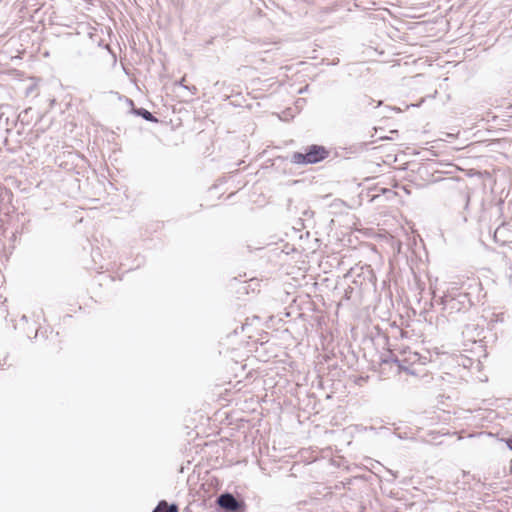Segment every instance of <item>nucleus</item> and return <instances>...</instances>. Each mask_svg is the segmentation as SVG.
Masks as SVG:
<instances>
[{"instance_id": "f257e3e1", "label": "nucleus", "mask_w": 512, "mask_h": 512, "mask_svg": "<svg viewBox=\"0 0 512 512\" xmlns=\"http://www.w3.org/2000/svg\"><path fill=\"white\" fill-rule=\"evenodd\" d=\"M329 156V151L321 145H310L306 147L305 152H294L291 156V162L298 165L316 164Z\"/></svg>"}, {"instance_id": "f03ea898", "label": "nucleus", "mask_w": 512, "mask_h": 512, "mask_svg": "<svg viewBox=\"0 0 512 512\" xmlns=\"http://www.w3.org/2000/svg\"><path fill=\"white\" fill-rule=\"evenodd\" d=\"M217 505L226 512H239L244 508V503L233 494L225 492L217 497Z\"/></svg>"}, {"instance_id": "7ed1b4c3", "label": "nucleus", "mask_w": 512, "mask_h": 512, "mask_svg": "<svg viewBox=\"0 0 512 512\" xmlns=\"http://www.w3.org/2000/svg\"><path fill=\"white\" fill-rule=\"evenodd\" d=\"M133 113L148 122L157 123L159 121L157 117L145 108H133Z\"/></svg>"}, {"instance_id": "20e7f679", "label": "nucleus", "mask_w": 512, "mask_h": 512, "mask_svg": "<svg viewBox=\"0 0 512 512\" xmlns=\"http://www.w3.org/2000/svg\"><path fill=\"white\" fill-rule=\"evenodd\" d=\"M164 510H165V512H178L179 508H178V505L175 503H172L169 505L166 502V505H164Z\"/></svg>"}, {"instance_id": "39448f33", "label": "nucleus", "mask_w": 512, "mask_h": 512, "mask_svg": "<svg viewBox=\"0 0 512 512\" xmlns=\"http://www.w3.org/2000/svg\"><path fill=\"white\" fill-rule=\"evenodd\" d=\"M184 81H185V78L183 77L180 81H179V84L184 87L185 89H188L192 92V94H196L197 93V88L195 86H192V87H189V86H186L184 84Z\"/></svg>"}, {"instance_id": "423d86ee", "label": "nucleus", "mask_w": 512, "mask_h": 512, "mask_svg": "<svg viewBox=\"0 0 512 512\" xmlns=\"http://www.w3.org/2000/svg\"><path fill=\"white\" fill-rule=\"evenodd\" d=\"M164 505H166L165 500H161L158 505L153 509L152 512H165Z\"/></svg>"}, {"instance_id": "0eeeda50", "label": "nucleus", "mask_w": 512, "mask_h": 512, "mask_svg": "<svg viewBox=\"0 0 512 512\" xmlns=\"http://www.w3.org/2000/svg\"><path fill=\"white\" fill-rule=\"evenodd\" d=\"M503 441L506 443V445L509 447V449L512 450V435L509 436L508 438L504 439Z\"/></svg>"}, {"instance_id": "6e6552de", "label": "nucleus", "mask_w": 512, "mask_h": 512, "mask_svg": "<svg viewBox=\"0 0 512 512\" xmlns=\"http://www.w3.org/2000/svg\"><path fill=\"white\" fill-rule=\"evenodd\" d=\"M390 137L388 136H380V139H389Z\"/></svg>"}, {"instance_id": "1a4fd4ad", "label": "nucleus", "mask_w": 512, "mask_h": 512, "mask_svg": "<svg viewBox=\"0 0 512 512\" xmlns=\"http://www.w3.org/2000/svg\"><path fill=\"white\" fill-rule=\"evenodd\" d=\"M345 297H346V299H349V298H350V297L348 296V292H347V291L345 292Z\"/></svg>"}, {"instance_id": "9d476101", "label": "nucleus", "mask_w": 512, "mask_h": 512, "mask_svg": "<svg viewBox=\"0 0 512 512\" xmlns=\"http://www.w3.org/2000/svg\"><path fill=\"white\" fill-rule=\"evenodd\" d=\"M186 512H192V511H189V507H186Z\"/></svg>"}, {"instance_id": "9b49d317", "label": "nucleus", "mask_w": 512, "mask_h": 512, "mask_svg": "<svg viewBox=\"0 0 512 512\" xmlns=\"http://www.w3.org/2000/svg\"><path fill=\"white\" fill-rule=\"evenodd\" d=\"M186 512H192V511H189V507H186Z\"/></svg>"}, {"instance_id": "f8f14e48", "label": "nucleus", "mask_w": 512, "mask_h": 512, "mask_svg": "<svg viewBox=\"0 0 512 512\" xmlns=\"http://www.w3.org/2000/svg\"><path fill=\"white\" fill-rule=\"evenodd\" d=\"M186 512H192V511H189V507H186Z\"/></svg>"}]
</instances>
